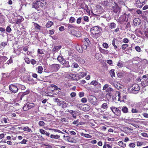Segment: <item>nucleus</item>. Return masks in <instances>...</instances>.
I'll return each mask as SVG.
<instances>
[{"mask_svg":"<svg viewBox=\"0 0 148 148\" xmlns=\"http://www.w3.org/2000/svg\"><path fill=\"white\" fill-rule=\"evenodd\" d=\"M45 3L41 0L37 1L36 2L33 3V7L37 10H39L41 9V8L45 5Z\"/></svg>","mask_w":148,"mask_h":148,"instance_id":"obj_1","label":"nucleus"},{"mask_svg":"<svg viewBox=\"0 0 148 148\" xmlns=\"http://www.w3.org/2000/svg\"><path fill=\"white\" fill-rule=\"evenodd\" d=\"M101 28L98 26H95L90 29V32L93 35H96L99 33L101 31Z\"/></svg>","mask_w":148,"mask_h":148,"instance_id":"obj_2","label":"nucleus"},{"mask_svg":"<svg viewBox=\"0 0 148 148\" xmlns=\"http://www.w3.org/2000/svg\"><path fill=\"white\" fill-rule=\"evenodd\" d=\"M88 101L91 104L96 105L97 103V100L96 98L93 95H89L88 97Z\"/></svg>","mask_w":148,"mask_h":148,"instance_id":"obj_3","label":"nucleus"},{"mask_svg":"<svg viewBox=\"0 0 148 148\" xmlns=\"http://www.w3.org/2000/svg\"><path fill=\"white\" fill-rule=\"evenodd\" d=\"M110 109L117 116H119L121 115V111L118 108L114 106L110 107Z\"/></svg>","mask_w":148,"mask_h":148,"instance_id":"obj_4","label":"nucleus"},{"mask_svg":"<svg viewBox=\"0 0 148 148\" xmlns=\"http://www.w3.org/2000/svg\"><path fill=\"white\" fill-rule=\"evenodd\" d=\"M146 0H137L136 3V6L138 8H140L145 5Z\"/></svg>","mask_w":148,"mask_h":148,"instance_id":"obj_5","label":"nucleus"},{"mask_svg":"<svg viewBox=\"0 0 148 148\" xmlns=\"http://www.w3.org/2000/svg\"><path fill=\"white\" fill-rule=\"evenodd\" d=\"M67 111L71 114L73 118L75 119H76V116L79 115V112L77 111H74L73 110H67Z\"/></svg>","mask_w":148,"mask_h":148,"instance_id":"obj_6","label":"nucleus"},{"mask_svg":"<svg viewBox=\"0 0 148 148\" xmlns=\"http://www.w3.org/2000/svg\"><path fill=\"white\" fill-rule=\"evenodd\" d=\"M140 89V87L139 85L137 84H133L131 88V90L133 93H136L135 92L139 91Z\"/></svg>","mask_w":148,"mask_h":148,"instance_id":"obj_7","label":"nucleus"},{"mask_svg":"<svg viewBox=\"0 0 148 148\" xmlns=\"http://www.w3.org/2000/svg\"><path fill=\"white\" fill-rule=\"evenodd\" d=\"M9 88L10 91L12 92L16 93L18 91L17 87L14 85H11L9 86Z\"/></svg>","mask_w":148,"mask_h":148,"instance_id":"obj_8","label":"nucleus"},{"mask_svg":"<svg viewBox=\"0 0 148 148\" xmlns=\"http://www.w3.org/2000/svg\"><path fill=\"white\" fill-rule=\"evenodd\" d=\"M50 67L53 71H56L60 68V66L57 64H53L51 65Z\"/></svg>","mask_w":148,"mask_h":148,"instance_id":"obj_9","label":"nucleus"},{"mask_svg":"<svg viewBox=\"0 0 148 148\" xmlns=\"http://www.w3.org/2000/svg\"><path fill=\"white\" fill-rule=\"evenodd\" d=\"M90 84L94 85L97 88H99L101 87V85L100 83H99L96 80H93L92 81Z\"/></svg>","mask_w":148,"mask_h":148,"instance_id":"obj_10","label":"nucleus"},{"mask_svg":"<svg viewBox=\"0 0 148 148\" xmlns=\"http://www.w3.org/2000/svg\"><path fill=\"white\" fill-rule=\"evenodd\" d=\"M57 60L62 64H64L67 63V61L62 57L58 56L57 58Z\"/></svg>","mask_w":148,"mask_h":148,"instance_id":"obj_11","label":"nucleus"},{"mask_svg":"<svg viewBox=\"0 0 148 148\" xmlns=\"http://www.w3.org/2000/svg\"><path fill=\"white\" fill-rule=\"evenodd\" d=\"M66 138L65 140L69 142L75 143L76 142V140H75L73 139L69 136H66Z\"/></svg>","mask_w":148,"mask_h":148,"instance_id":"obj_12","label":"nucleus"},{"mask_svg":"<svg viewBox=\"0 0 148 148\" xmlns=\"http://www.w3.org/2000/svg\"><path fill=\"white\" fill-rule=\"evenodd\" d=\"M140 20L138 18H135L133 20V23L135 25H139L140 24Z\"/></svg>","mask_w":148,"mask_h":148,"instance_id":"obj_13","label":"nucleus"},{"mask_svg":"<svg viewBox=\"0 0 148 148\" xmlns=\"http://www.w3.org/2000/svg\"><path fill=\"white\" fill-rule=\"evenodd\" d=\"M126 15L125 14H124L120 17L119 20L121 22H123L126 20Z\"/></svg>","mask_w":148,"mask_h":148,"instance_id":"obj_14","label":"nucleus"},{"mask_svg":"<svg viewBox=\"0 0 148 148\" xmlns=\"http://www.w3.org/2000/svg\"><path fill=\"white\" fill-rule=\"evenodd\" d=\"M40 132L42 134H45L46 136L48 137L50 135V133L42 129H40Z\"/></svg>","mask_w":148,"mask_h":148,"instance_id":"obj_15","label":"nucleus"},{"mask_svg":"<svg viewBox=\"0 0 148 148\" xmlns=\"http://www.w3.org/2000/svg\"><path fill=\"white\" fill-rule=\"evenodd\" d=\"M90 109V106L87 104H84L83 105V109L85 111H88Z\"/></svg>","mask_w":148,"mask_h":148,"instance_id":"obj_16","label":"nucleus"},{"mask_svg":"<svg viewBox=\"0 0 148 148\" xmlns=\"http://www.w3.org/2000/svg\"><path fill=\"white\" fill-rule=\"evenodd\" d=\"M9 120L8 119L7 117L2 118L1 120V122L2 123L4 122L5 123H7L9 122Z\"/></svg>","mask_w":148,"mask_h":148,"instance_id":"obj_17","label":"nucleus"},{"mask_svg":"<svg viewBox=\"0 0 148 148\" xmlns=\"http://www.w3.org/2000/svg\"><path fill=\"white\" fill-rule=\"evenodd\" d=\"M23 21V18L21 17H20L19 18H18L16 21L13 22V23H15L17 24H20Z\"/></svg>","mask_w":148,"mask_h":148,"instance_id":"obj_18","label":"nucleus"},{"mask_svg":"<svg viewBox=\"0 0 148 148\" xmlns=\"http://www.w3.org/2000/svg\"><path fill=\"white\" fill-rule=\"evenodd\" d=\"M118 145L123 148H125L126 147V144L124 143L122 141H120L118 143Z\"/></svg>","mask_w":148,"mask_h":148,"instance_id":"obj_19","label":"nucleus"},{"mask_svg":"<svg viewBox=\"0 0 148 148\" xmlns=\"http://www.w3.org/2000/svg\"><path fill=\"white\" fill-rule=\"evenodd\" d=\"M78 75H79V78L83 77L86 76V73L82 72L79 73Z\"/></svg>","mask_w":148,"mask_h":148,"instance_id":"obj_20","label":"nucleus"},{"mask_svg":"<svg viewBox=\"0 0 148 148\" xmlns=\"http://www.w3.org/2000/svg\"><path fill=\"white\" fill-rule=\"evenodd\" d=\"M50 137L52 139H58L60 138V136L59 135L51 134L50 136Z\"/></svg>","mask_w":148,"mask_h":148,"instance_id":"obj_21","label":"nucleus"},{"mask_svg":"<svg viewBox=\"0 0 148 148\" xmlns=\"http://www.w3.org/2000/svg\"><path fill=\"white\" fill-rule=\"evenodd\" d=\"M113 11L115 13L119 12L120 11L119 8L117 5L115 6L113 9Z\"/></svg>","mask_w":148,"mask_h":148,"instance_id":"obj_22","label":"nucleus"},{"mask_svg":"<svg viewBox=\"0 0 148 148\" xmlns=\"http://www.w3.org/2000/svg\"><path fill=\"white\" fill-rule=\"evenodd\" d=\"M141 84L144 87H146L148 86V82L146 80H144L142 81Z\"/></svg>","mask_w":148,"mask_h":148,"instance_id":"obj_23","label":"nucleus"},{"mask_svg":"<svg viewBox=\"0 0 148 148\" xmlns=\"http://www.w3.org/2000/svg\"><path fill=\"white\" fill-rule=\"evenodd\" d=\"M101 107L103 109L106 110L108 108V105L107 103H103L102 104Z\"/></svg>","mask_w":148,"mask_h":148,"instance_id":"obj_24","label":"nucleus"},{"mask_svg":"<svg viewBox=\"0 0 148 148\" xmlns=\"http://www.w3.org/2000/svg\"><path fill=\"white\" fill-rule=\"evenodd\" d=\"M117 65L120 68H121L123 66L124 62L121 60H119L117 63Z\"/></svg>","mask_w":148,"mask_h":148,"instance_id":"obj_25","label":"nucleus"},{"mask_svg":"<svg viewBox=\"0 0 148 148\" xmlns=\"http://www.w3.org/2000/svg\"><path fill=\"white\" fill-rule=\"evenodd\" d=\"M53 24V23L51 21H48L46 25V26L47 27H50Z\"/></svg>","mask_w":148,"mask_h":148,"instance_id":"obj_26","label":"nucleus"},{"mask_svg":"<svg viewBox=\"0 0 148 148\" xmlns=\"http://www.w3.org/2000/svg\"><path fill=\"white\" fill-rule=\"evenodd\" d=\"M26 104L27 105V106L29 109L34 107V104L32 103H27Z\"/></svg>","mask_w":148,"mask_h":148,"instance_id":"obj_27","label":"nucleus"},{"mask_svg":"<svg viewBox=\"0 0 148 148\" xmlns=\"http://www.w3.org/2000/svg\"><path fill=\"white\" fill-rule=\"evenodd\" d=\"M122 111L124 113H127L128 112V109L126 106H124L122 107L121 109Z\"/></svg>","mask_w":148,"mask_h":148,"instance_id":"obj_28","label":"nucleus"},{"mask_svg":"<svg viewBox=\"0 0 148 148\" xmlns=\"http://www.w3.org/2000/svg\"><path fill=\"white\" fill-rule=\"evenodd\" d=\"M61 48V46H56L54 47L53 49V51L56 52L59 49H60Z\"/></svg>","mask_w":148,"mask_h":148,"instance_id":"obj_29","label":"nucleus"},{"mask_svg":"<svg viewBox=\"0 0 148 148\" xmlns=\"http://www.w3.org/2000/svg\"><path fill=\"white\" fill-rule=\"evenodd\" d=\"M5 16L3 15H0V23H3L4 22Z\"/></svg>","mask_w":148,"mask_h":148,"instance_id":"obj_30","label":"nucleus"},{"mask_svg":"<svg viewBox=\"0 0 148 148\" xmlns=\"http://www.w3.org/2000/svg\"><path fill=\"white\" fill-rule=\"evenodd\" d=\"M37 69H38V73L41 74L42 73L43 69L42 66H38V67Z\"/></svg>","mask_w":148,"mask_h":148,"instance_id":"obj_31","label":"nucleus"},{"mask_svg":"<svg viewBox=\"0 0 148 148\" xmlns=\"http://www.w3.org/2000/svg\"><path fill=\"white\" fill-rule=\"evenodd\" d=\"M75 18L71 16L69 18V22L70 23H73L75 22Z\"/></svg>","mask_w":148,"mask_h":148,"instance_id":"obj_32","label":"nucleus"},{"mask_svg":"<svg viewBox=\"0 0 148 148\" xmlns=\"http://www.w3.org/2000/svg\"><path fill=\"white\" fill-rule=\"evenodd\" d=\"M75 48L76 50L78 51L79 53H81L83 52L82 49H80V47L78 45H77L75 46Z\"/></svg>","mask_w":148,"mask_h":148,"instance_id":"obj_33","label":"nucleus"},{"mask_svg":"<svg viewBox=\"0 0 148 148\" xmlns=\"http://www.w3.org/2000/svg\"><path fill=\"white\" fill-rule=\"evenodd\" d=\"M114 69H111L110 71V74L111 76L112 77H115V74L114 73Z\"/></svg>","mask_w":148,"mask_h":148,"instance_id":"obj_34","label":"nucleus"},{"mask_svg":"<svg viewBox=\"0 0 148 148\" xmlns=\"http://www.w3.org/2000/svg\"><path fill=\"white\" fill-rule=\"evenodd\" d=\"M66 26L67 27L68 29L69 30H71V29L74 28V27L69 24H66Z\"/></svg>","mask_w":148,"mask_h":148,"instance_id":"obj_35","label":"nucleus"},{"mask_svg":"<svg viewBox=\"0 0 148 148\" xmlns=\"http://www.w3.org/2000/svg\"><path fill=\"white\" fill-rule=\"evenodd\" d=\"M118 84H115L114 86L117 89L119 90L122 88V86L119 83H117Z\"/></svg>","mask_w":148,"mask_h":148,"instance_id":"obj_36","label":"nucleus"},{"mask_svg":"<svg viewBox=\"0 0 148 148\" xmlns=\"http://www.w3.org/2000/svg\"><path fill=\"white\" fill-rule=\"evenodd\" d=\"M88 46V44L87 43H85L84 45L82 46V49L86 50L87 49V47Z\"/></svg>","mask_w":148,"mask_h":148,"instance_id":"obj_37","label":"nucleus"},{"mask_svg":"<svg viewBox=\"0 0 148 148\" xmlns=\"http://www.w3.org/2000/svg\"><path fill=\"white\" fill-rule=\"evenodd\" d=\"M68 105V103L63 101L62 106V107L63 108H64L67 107Z\"/></svg>","mask_w":148,"mask_h":148,"instance_id":"obj_38","label":"nucleus"},{"mask_svg":"<svg viewBox=\"0 0 148 148\" xmlns=\"http://www.w3.org/2000/svg\"><path fill=\"white\" fill-rule=\"evenodd\" d=\"M109 85L108 84H105L104 86H103V90H106L107 89V88L109 87Z\"/></svg>","mask_w":148,"mask_h":148,"instance_id":"obj_39","label":"nucleus"},{"mask_svg":"<svg viewBox=\"0 0 148 148\" xmlns=\"http://www.w3.org/2000/svg\"><path fill=\"white\" fill-rule=\"evenodd\" d=\"M23 130L25 131L30 132L31 131V129L28 127H25L24 128Z\"/></svg>","mask_w":148,"mask_h":148,"instance_id":"obj_40","label":"nucleus"},{"mask_svg":"<svg viewBox=\"0 0 148 148\" xmlns=\"http://www.w3.org/2000/svg\"><path fill=\"white\" fill-rule=\"evenodd\" d=\"M115 39H113L112 41V44L113 46L114 47V49H116L117 48V47L115 45Z\"/></svg>","mask_w":148,"mask_h":148,"instance_id":"obj_41","label":"nucleus"},{"mask_svg":"<svg viewBox=\"0 0 148 148\" xmlns=\"http://www.w3.org/2000/svg\"><path fill=\"white\" fill-rule=\"evenodd\" d=\"M51 87H54V89L55 90H60V89L58 88L57 86L54 85H51Z\"/></svg>","mask_w":148,"mask_h":148,"instance_id":"obj_42","label":"nucleus"},{"mask_svg":"<svg viewBox=\"0 0 148 148\" xmlns=\"http://www.w3.org/2000/svg\"><path fill=\"white\" fill-rule=\"evenodd\" d=\"M116 25L115 23H110V28L112 29L116 27Z\"/></svg>","mask_w":148,"mask_h":148,"instance_id":"obj_43","label":"nucleus"},{"mask_svg":"<svg viewBox=\"0 0 148 148\" xmlns=\"http://www.w3.org/2000/svg\"><path fill=\"white\" fill-rule=\"evenodd\" d=\"M113 90V89L112 88L109 87L106 90V92L108 93H110Z\"/></svg>","mask_w":148,"mask_h":148,"instance_id":"obj_44","label":"nucleus"},{"mask_svg":"<svg viewBox=\"0 0 148 148\" xmlns=\"http://www.w3.org/2000/svg\"><path fill=\"white\" fill-rule=\"evenodd\" d=\"M128 46V44H123L121 46V48L123 50H125Z\"/></svg>","mask_w":148,"mask_h":148,"instance_id":"obj_45","label":"nucleus"},{"mask_svg":"<svg viewBox=\"0 0 148 148\" xmlns=\"http://www.w3.org/2000/svg\"><path fill=\"white\" fill-rule=\"evenodd\" d=\"M132 113H137L138 112V110L136 108H132L131 110Z\"/></svg>","mask_w":148,"mask_h":148,"instance_id":"obj_46","label":"nucleus"},{"mask_svg":"<svg viewBox=\"0 0 148 148\" xmlns=\"http://www.w3.org/2000/svg\"><path fill=\"white\" fill-rule=\"evenodd\" d=\"M100 52L103 53L107 54L108 53V51L103 49H100Z\"/></svg>","mask_w":148,"mask_h":148,"instance_id":"obj_47","label":"nucleus"},{"mask_svg":"<svg viewBox=\"0 0 148 148\" xmlns=\"http://www.w3.org/2000/svg\"><path fill=\"white\" fill-rule=\"evenodd\" d=\"M6 30V31L8 33H10L12 31L11 29V28L9 26H8L7 27Z\"/></svg>","mask_w":148,"mask_h":148,"instance_id":"obj_48","label":"nucleus"},{"mask_svg":"<svg viewBox=\"0 0 148 148\" xmlns=\"http://www.w3.org/2000/svg\"><path fill=\"white\" fill-rule=\"evenodd\" d=\"M135 146H136L135 144L134 143H130L129 145V147H130V148H134L135 147Z\"/></svg>","mask_w":148,"mask_h":148,"instance_id":"obj_49","label":"nucleus"},{"mask_svg":"<svg viewBox=\"0 0 148 148\" xmlns=\"http://www.w3.org/2000/svg\"><path fill=\"white\" fill-rule=\"evenodd\" d=\"M38 124L40 126H43L45 125V123L42 121H40L38 123Z\"/></svg>","mask_w":148,"mask_h":148,"instance_id":"obj_50","label":"nucleus"},{"mask_svg":"<svg viewBox=\"0 0 148 148\" xmlns=\"http://www.w3.org/2000/svg\"><path fill=\"white\" fill-rule=\"evenodd\" d=\"M84 6H85V8H88V6L86 5L84 3H83L82 4L80 5V7L82 8L83 9L84 8Z\"/></svg>","mask_w":148,"mask_h":148,"instance_id":"obj_51","label":"nucleus"},{"mask_svg":"<svg viewBox=\"0 0 148 148\" xmlns=\"http://www.w3.org/2000/svg\"><path fill=\"white\" fill-rule=\"evenodd\" d=\"M12 62H13L12 58V57H11L9 60L7 62V64H11Z\"/></svg>","mask_w":148,"mask_h":148,"instance_id":"obj_52","label":"nucleus"},{"mask_svg":"<svg viewBox=\"0 0 148 148\" xmlns=\"http://www.w3.org/2000/svg\"><path fill=\"white\" fill-rule=\"evenodd\" d=\"M83 105L82 104H77L76 105V107L79 108L80 110L82 109V106H83Z\"/></svg>","mask_w":148,"mask_h":148,"instance_id":"obj_53","label":"nucleus"},{"mask_svg":"<svg viewBox=\"0 0 148 148\" xmlns=\"http://www.w3.org/2000/svg\"><path fill=\"white\" fill-rule=\"evenodd\" d=\"M48 129L49 130H52V131H54L55 132H59V130L58 129H52V128H48Z\"/></svg>","mask_w":148,"mask_h":148,"instance_id":"obj_54","label":"nucleus"},{"mask_svg":"<svg viewBox=\"0 0 148 148\" xmlns=\"http://www.w3.org/2000/svg\"><path fill=\"white\" fill-rule=\"evenodd\" d=\"M84 20L86 22H88L89 21V18L88 16H85L84 17Z\"/></svg>","mask_w":148,"mask_h":148,"instance_id":"obj_55","label":"nucleus"},{"mask_svg":"<svg viewBox=\"0 0 148 148\" xmlns=\"http://www.w3.org/2000/svg\"><path fill=\"white\" fill-rule=\"evenodd\" d=\"M37 52L39 53L40 54H44L42 49H38Z\"/></svg>","mask_w":148,"mask_h":148,"instance_id":"obj_56","label":"nucleus"},{"mask_svg":"<svg viewBox=\"0 0 148 148\" xmlns=\"http://www.w3.org/2000/svg\"><path fill=\"white\" fill-rule=\"evenodd\" d=\"M82 19L81 17H79L78 18L76 21V22L77 24H79L81 23V20Z\"/></svg>","mask_w":148,"mask_h":148,"instance_id":"obj_57","label":"nucleus"},{"mask_svg":"<svg viewBox=\"0 0 148 148\" xmlns=\"http://www.w3.org/2000/svg\"><path fill=\"white\" fill-rule=\"evenodd\" d=\"M123 42L125 43H127L129 41V40L127 38H124L123 40Z\"/></svg>","mask_w":148,"mask_h":148,"instance_id":"obj_58","label":"nucleus"},{"mask_svg":"<svg viewBox=\"0 0 148 148\" xmlns=\"http://www.w3.org/2000/svg\"><path fill=\"white\" fill-rule=\"evenodd\" d=\"M25 62L27 64H29L30 63V61L29 58H24Z\"/></svg>","mask_w":148,"mask_h":148,"instance_id":"obj_59","label":"nucleus"},{"mask_svg":"<svg viewBox=\"0 0 148 148\" xmlns=\"http://www.w3.org/2000/svg\"><path fill=\"white\" fill-rule=\"evenodd\" d=\"M73 66L75 68H77L79 67L78 64L76 63H74L73 65Z\"/></svg>","mask_w":148,"mask_h":148,"instance_id":"obj_60","label":"nucleus"},{"mask_svg":"<svg viewBox=\"0 0 148 148\" xmlns=\"http://www.w3.org/2000/svg\"><path fill=\"white\" fill-rule=\"evenodd\" d=\"M34 25L35 26V28L38 29V30L40 29V26H39L38 24L35 23H34Z\"/></svg>","mask_w":148,"mask_h":148,"instance_id":"obj_61","label":"nucleus"},{"mask_svg":"<svg viewBox=\"0 0 148 148\" xmlns=\"http://www.w3.org/2000/svg\"><path fill=\"white\" fill-rule=\"evenodd\" d=\"M54 30L53 29L50 30L49 31V34L51 35H53L54 33Z\"/></svg>","mask_w":148,"mask_h":148,"instance_id":"obj_62","label":"nucleus"},{"mask_svg":"<svg viewBox=\"0 0 148 148\" xmlns=\"http://www.w3.org/2000/svg\"><path fill=\"white\" fill-rule=\"evenodd\" d=\"M76 93L75 92H71L70 94V95L72 97H73L76 96Z\"/></svg>","mask_w":148,"mask_h":148,"instance_id":"obj_63","label":"nucleus"},{"mask_svg":"<svg viewBox=\"0 0 148 148\" xmlns=\"http://www.w3.org/2000/svg\"><path fill=\"white\" fill-rule=\"evenodd\" d=\"M141 135L144 137H148V134L146 133H144L141 134Z\"/></svg>","mask_w":148,"mask_h":148,"instance_id":"obj_64","label":"nucleus"}]
</instances>
